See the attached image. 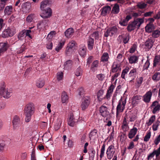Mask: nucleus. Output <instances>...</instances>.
<instances>
[{"mask_svg":"<svg viewBox=\"0 0 160 160\" xmlns=\"http://www.w3.org/2000/svg\"><path fill=\"white\" fill-rule=\"evenodd\" d=\"M5 88V86L4 85L0 87V96H3V93H4Z\"/></svg>","mask_w":160,"mask_h":160,"instance_id":"nucleus-62","label":"nucleus"},{"mask_svg":"<svg viewBox=\"0 0 160 160\" xmlns=\"http://www.w3.org/2000/svg\"><path fill=\"white\" fill-rule=\"evenodd\" d=\"M12 123L14 129L16 130L18 129L21 123L19 117L17 115L13 117Z\"/></svg>","mask_w":160,"mask_h":160,"instance_id":"nucleus-8","label":"nucleus"},{"mask_svg":"<svg viewBox=\"0 0 160 160\" xmlns=\"http://www.w3.org/2000/svg\"><path fill=\"white\" fill-rule=\"evenodd\" d=\"M152 79L155 81H158L160 79V72L155 73L152 77Z\"/></svg>","mask_w":160,"mask_h":160,"instance_id":"nucleus-43","label":"nucleus"},{"mask_svg":"<svg viewBox=\"0 0 160 160\" xmlns=\"http://www.w3.org/2000/svg\"><path fill=\"white\" fill-rule=\"evenodd\" d=\"M111 10V8L109 6L104 7L102 8V14L103 16L109 13Z\"/></svg>","mask_w":160,"mask_h":160,"instance_id":"nucleus-27","label":"nucleus"},{"mask_svg":"<svg viewBox=\"0 0 160 160\" xmlns=\"http://www.w3.org/2000/svg\"><path fill=\"white\" fill-rule=\"evenodd\" d=\"M128 119L127 116H126L124 118L121 127L124 132H127L129 129L128 122L127 119Z\"/></svg>","mask_w":160,"mask_h":160,"instance_id":"nucleus-11","label":"nucleus"},{"mask_svg":"<svg viewBox=\"0 0 160 160\" xmlns=\"http://www.w3.org/2000/svg\"><path fill=\"white\" fill-rule=\"evenodd\" d=\"M141 99V96L136 95L133 96L132 98V102L133 104H138Z\"/></svg>","mask_w":160,"mask_h":160,"instance_id":"nucleus-26","label":"nucleus"},{"mask_svg":"<svg viewBox=\"0 0 160 160\" xmlns=\"http://www.w3.org/2000/svg\"><path fill=\"white\" fill-rule=\"evenodd\" d=\"M12 6H6L4 10L5 14L8 15H10L12 12Z\"/></svg>","mask_w":160,"mask_h":160,"instance_id":"nucleus-34","label":"nucleus"},{"mask_svg":"<svg viewBox=\"0 0 160 160\" xmlns=\"http://www.w3.org/2000/svg\"><path fill=\"white\" fill-rule=\"evenodd\" d=\"M128 59L130 64H135L138 62V57L135 55H132L130 56Z\"/></svg>","mask_w":160,"mask_h":160,"instance_id":"nucleus-24","label":"nucleus"},{"mask_svg":"<svg viewBox=\"0 0 160 160\" xmlns=\"http://www.w3.org/2000/svg\"><path fill=\"white\" fill-rule=\"evenodd\" d=\"M46 24V22L45 21L40 22L38 24V28L39 29H43L45 28Z\"/></svg>","mask_w":160,"mask_h":160,"instance_id":"nucleus-41","label":"nucleus"},{"mask_svg":"<svg viewBox=\"0 0 160 160\" xmlns=\"http://www.w3.org/2000/svg\"><path fill=\"white\" fill-rule=\"evenodd\" d=\"M147 4L143 2H139L137 6L140 9H143L145 8Z\"/></svg>","mask_w":160,"mask_h":160,"instance_id":"nucleus-58","label":"nucleus"},{"mask_svg":"<svg viewBox=\"0 0 160 160\" xmlns=\"http://www.w3.org/2000/svg\"><path fill=\"white\" fill-rule=\"evenodd\" d=\"M65 40H62L58 44L57 46L55 48L56 51L58 52L63 47L65 44Z\"/></svg>","mask_w":160,"mask_h":160,"instance_id":"nucleus-29","label":"nucleus"},{"mask_svg":"<svg viewBox=\"0 0 160 160\" xmlns=\"http://www.w3.org/2000/svg\"><path fill=\"white\" fill-rule=\"evenodd\" d=\"M105 146V143H103L102 146L101 148L100 149V153L99 156L100 160H101L102 158L104 156Z\"/></svg>","mask_w":160,"mask_h":160,"instance_id":"nucleus-38","label":"nucleus"},{"mask_svg":"<svg viewBox=\"0 0 160 160\" xmlns=\"http://www.w3.org/2000/svg\"><path fill=\"white\" fill-rule=\"evenodd\" d=\"M135 28H137L134 24L132 22L131 23L129 24L127 27V29L128 31L131 32L132 30H134Z\"/></svg>","mask_w":160,"mask_h":160,"instance_id":"nucleus-49","label":"nucleus"},{"mask_svg":"<svg viewBox=\"0 0 160 160\" xmlns=\"http://www.w3.org/2000/svg\"><path fill=\"white\" fill-rule=\"evenodd\" d=\"M75 44L76 42L73 40L71 41L68 43L65 51L66 55H69L72 52L73 49L74 48Z\"/></svg>","mask_w":160,"mask_h":160,"instance_id":"nucleus-7","label":"nucleus"},{"mask_svg":"<svg viewBox=\"0 0 160 160\" xmlns=\"http://www.w3.org/2000/svg\"><path fill=\"white\" fill-rule=\"evenodd\" d=\"M25 30L24 29L20 32L18 34V39L21 40L24 39L25 38Z\"/></svg>","mask_w":160,"mask_h":160,"instance_id":"nucleus-37","label":"nucleus"},{"mask_svg":"<svg viewBox=\"0 0 160 160\" xmlns=\"http://www.w3.org/2000/svg\"><path fill=\"white\" fill-rule=\"evenodd\" d=\"M73 115L71 114L68 119V124L70 126L73 127L75 124Z\"/></svg>","mask_w":160,"mask_h":160,"instance_id":"nucleus-36","label":"nucleus"},{"mask_svg":"<svg viewBox=\"0 0 160 160\" xmlns=\"http://www.w3.org/2000/svg\"><path fill=\"white\" fill-rule=\"evenodd\" d=\"M83 70L80 66L79 67L75 70V73L77 77L82 76V74Z\"/></svg>","mask_w":160,"mask_h":160,"instance_id":"nucleus-40","label":"nucleus"},{"mask_svg":"<svg viewBox=\"0 0 160 160\" xmlns=\"http://www.w3.org/2000/svg\"><path fill=\"white\" fill-rule=\"evenodd\" d=\"M100 112L102 116L108 117L110 115L109 110L105 105H103L100 108Z\"/></svg>","mask_w":160,"mask_h":160,"instance_id":"nucleus-9","label":"nucleus"},{"mask_svg":"<svg viewBox=\"0 0 160 160\" xmlns=\"http://www.w3.org/2000/svg\"><path fill=\"white\" fill-rule=\"evenodd\" d=\"M160 154V150L158 148L157 150H154L153 152L148 155L147 158L148 160H150L153 157L154 155L156 156V158L159 156Z\"/></svg>","mask_w":160,"mask_h":160,"instance_id":"nucleus-18","label":"nucleus"},{"mask_svg":"<svg viewBox=\"0 0 160 160\" xmlns=\"http://www.w3.org/2000/svg\"><path fill=\"white\" fill-rule=\"evenodd\" d=\"M9 45L7 42L0 43V55L6 51L9 47Z\"/></svg>","mask_w":160,"mask_h":160,"instance_id":"nucleus-16","label":"nucleus"},{"mask_svg":"<svg viewBox=\"0 0 160 160\" xmlns=\"http://www.w3.org/2000/svg\"><path fill=\"white\" fill-rule=\"evenodd\" d=\"M74 32V30L72 28H68L64 32L65 36L68 38H70L73 35Z\"/></svg>","mask_w":160,"mask_h":160,"instance_id":"nucleus-19","label":"nucleus"},{"mask_svg":"<svg viewBox=\"0 0 160 160\" xmlns=\"http://www.w3.org/2000/svg\"><path fill=\"white\" fill-rule=\"evenodd\" d=\"M95 153V151L94 150L92 149L91 150V152L89 154V158L90 159L93 160Z\"/></svg>","mask_w":160,"mask_h":160,"instance_id":"nucleus-57","label":"nucleus"},{"mask_svg":"<svg viewBox=\"0 0 160 160\" xmlns=\"http://www.w3.org/2000/svg\"><path fill=\"white\" fill-rule=\"evenodd\" d=\"M68 96L67 93L63 91L61 94V101L62 103H66L68 100Z\"/></svg>","mask_w":160,"mask_h":160,"instance_id":"nucleus-25","label":"nucleus"},{"mask_svg":"<svg viewBox=\"0 0 160 160\" xmlns=\"http://www.w3.org/2000/svg\"><path fill=\"white\" fill-rule=\"evenodd\" d=\"M143 22L144 19L143 18H138L135 19L132 22L137 28H139Z\"/></svg>","mask_w":160,"mask_h":160,"instance_id":"nucleus-23","label":"nucleus"},{"mask_svg":"<svg viewBox=\"0 0 160 160\" xmlns=\"http://www.w3.org/2000/svg\"><path fill=\"white\" fill-rule=\"evenodd\" d=\"M154 143L157 145L160 142V135H159L156 137L154 141Z\"/></svg>","mask_w":160,"mask_h":160,"instance_id":"nucleus-60","label":"nucleus"},{"mask_svg":"<svg viewBox=\"0 0 160 160\" xmlns=\"http://www.w3.org/2000/svg\"><path fill=\"white\" fill-rule=\"evenodd\" d=\"M72 64V62L71 60H68L65 63L64 68L65 69L68 70L70 68Z\"/></svg>","mask_w":160,"mask_h":160,"instance_id":"nucleus-39","label":"nucleus"},{"mask_svg":"<svg viewBox=\"0 0 160 160\" xmlns=\"http://www.w3.org/2000/svg\"><path fill=\"white\" fill-rule=\"evenodd\" d=\"M160 122L157 120L152 125V129L154 131H156L157 130Z\"/></svg>","mask_w":160,"mask_h":160,"instance_id":"nucleus-53","label":"nucleus"},{"mask_svg":"<svg viewBox=\"0 0 160 160\" xmlns=\"http://www.w3.org/2000/svg\"><path fill=\"white\" fill-rule=\"evenodd\" d=\"M97 133V131L96 130H93L89 134V138L91 139L93 137L96 135Z\"/></svg>","mask_w":160,"mask_h":160,"instance_id":"nucleus-59","label":"nucleus"},{"mask_svg":"<svg viewBox=\"0 0 160 160\" xmlns=\"http://www.w3.org/2000/svg\"><path fill=\"white\" fill-rule=\"evenodd\" d=\"M137 46L136 44H133L129 49V52L130 53H133L136 50Z\"/></svg>","mask_w":160,"mask_h":160,"instance_id":"nucleus-50","label":"nucleus"},{"mask_svg":"<svg viewBox=\"0 0 160 160\" xmlns=\"http://www.w3.org/2000/svg\"><path fill=\"white\" fill-rule=\"evenodd\" d=\"M42 11V13L40 16L43 18H48L50 17L52 15V10L50 8H47L46 9H44Z\"/></svg>","mask_w":160,"mask_h":160,"instance_id":"nucleus-13","label":"nucleus"},{"mask_svg":"<svg viewBox=\"0 0 160 160\" xmlns=\"http://www.w3.org/2000/svg\"><path fill=\"white\" fill-rule=\"evenodd\" d=\"M149 56L148 55L147 56V60L143 66V70L147 69L149 67L150 63L149 62Z\"/></svg>","mask_w":160,"mask_h":160,"instance_id":"nucleus-44","label":"nucleus"},{"mask_svg":"<svg viewBox=\"0 0 160 160\" xmlns=\"http://www.w3.org/2000/svg\"><path fill=\"white\" fill-rule=\"evenodd\" d=\"M35 17V15L34 14H31L29 15L27 18V21L29 22H32Z\"/></svg>","mask_w":160,"mask_h":160,"instance_id":"nucleus-47","label":"nucleus"},{"mask_svg":"<svg viewBox=\"0 0 160 160\" xmlns=\"http://www.w3.org/2000/svg\"><path fill=\"white\" fill-rule=\"evenodd\" d=\"M91 102V98L89 96H85L82 99L81 103V108L82 110H85L88 107Z\"/></svg>","mask_w":160,"mask_h":160,"instance_id":"nucleus-3","label":"nucleus"},{"mask_svg":"<svg viewBox=\"0 0 160 160\" xmlns=\"http://www.w3.org/2000/svg\"><path fill=\"white\" fill-rule=\"evenodd\" d=\"M126 99L121 98L119 101L116 108V114L117 116L123 112L125 108Z\"/></svg>","mask_w":160,"mask_h":160,"instance_id":"nucleus-2","label":"nucleus"},{"mask_svg":"<svg viewBox=\"0 0 160 160\" xmlns=\"http://www.w3.org/2000/svg\"><path fill=\"white\" fill-rule=\"evenodd\" d=\"M160 35V31L156 30L153 31L152 33V36L154 38H157Z\"/></svg>","mask_w":160,"mask_h":160,"instance_id":"nucleus-48","label":"nucleus"},{"mask_svg":"<svg viewBox=\"0 0 160 160\" xmlns=\"http://www.w3.org/2000/svg\"><path fill=\"white\" fill-rule=\"evenodd\" d=\"M115 88V86L113 84H112L110 87L109 88L108 91L109 92V93H112L113 92V90Z\"/></svg>","mask_w":160,"mask_h":160,"instance_id":"nucleus-64","label":"nucleus"},{"mask_svg":"<svg viewBox=\"0 0 160 160\" xmlns=\"http://www.w3.org/2000/svg\"><path fill=\"white\" fill-rule=\"evenodd\" d=\"M143 81V78L142 77L138 78L136 79L135 86L137 88H139L142 84Z\"/></svg>","mask_w":160,"mask_h":160,"instance_id":"nucleus-32","label":"nucleus"},{"mask_svg":"<svg viewBox=\"0 0 160 160\" xmlns=\"http://www.w3.org/2000/svg\"><path fill=\"white\" fill-rule=\"evenodd\" d=\"M45 83V80L42 78H40L37 80L36 85L37 87L41 88L44 85Z\"/></svg>","mask_w":160,"mask_h":160,"instance_id":"nucleus-21","label":"nucleus"},{"mask_svg":"<svg viewBox=\"0 0 160 160\" xmlns=\"http://www.w3.org/2000/svg\"><path fill=\"white\" fill-rule=\"evenodd\" d=\"M138 131L137 128L134 126L131 129L128 134V137L130 139L133 138L136 134Z\"/></svg>","mask_w":160,"mask_h":160,"instance_id":"nucleus-20","label":"nucleus"},{"mask_svg":"<svg viewBox=\"0 0 160 160\" xmlns=\"http://www.w3.org/2000/svg\"><path fill=\"white\" fill-rule=\"evenodd\" d=\"M118 32L116 26H114L109 28L104 34V36L107 37L108 36H112L116 35Z\"/></svg>","mask_w":160,"mask_h":160,"instance_id":"nucleus-5","label":"nucleus"},{"mask_svg":"<svg viewBox=\"0 0 160 160\" xmlns=\"http://www.w3.org/2000/svg\"><path fill=\"white\" fill-rule=\"evenodd\" d=\"M58 123L56 124L54 126V128L55 130H58L61 127V124L62 122V121L60 119L58 120Z\"/></svg>","mask_w":160,"mask_h":160,"instance_id":"nucleus-54","label":"nucleus"},{"mask_svg":"<svg viewBox=\"0 0 160 160\" xmlns=\"http://www.w3.org/2000/svg\"><path fill=\"white\" fill-rule=\"evenodd\" d=\"M31 8V4L28 2L23 3L21 6L22 10L25 13L28 12Z\"/></svg>","mask_w":160,"mask_h":160,"instance_id":"nucleus-14","label":"nucleus"},{"mask_svg":"<svg viewBox=\"0 0 160 160\" xmlns=\"http://www.w3.org/2000/svg\"><path fill=\"white\" fill-rule=\"evenodd\" d=\"M128 115H129L130 122H133L135 120L136 116L135 115L131 114L130 113H129L128 114V115H127V114L126 116H128Z\"/></svg>","mask_w":160,"mask_h":160,"instance_id":"nucleus-52","label":"nucleus"},{"mask_svg":"<svg viewBox=\"0 0 160 160\" xmlns=\"http://www.w3.org/2000/svg\"><path fill=\"white\" fill-rule=\"evenodd\" d=\"M11 92L7 88H5L4 93L3 94V97L5 98H8L10 96Z\"/></svg>","mask_w":160,"mask_h":160,"instance_id":"nucleus-45","label":"nucleus"},{"mask_svg":"<svg viewBox=\"0 0 160 160\" xmlns=\"http://www.w3.org/2000/svg\"><path fill=\"white\" fill-rule=\"evenodd\" d=\"M160 65V56H156L153 60V67H156L157 66Z\"/></svg>","mask_w":160,"mask_h":160,"instance_id":"nucleus-28","label":"nucleus"},{"mask_svg":"<svg viewBox=\"0 0 160 160\" xmlns=\"http://www.w3.org/2000/svg\"><path fill=\"white\" fill-rule=\"evenodd\" d=\"M151 136V132L150 131H148L147 132L146 135L144 138V141L145 142H147L148 141L150 138Z\"/></svg>","mask_w":160,"mask_h":160,"instance_id":"nucleus-51","label":"nucleus"},{"mask_svg":"<svg viewBox=\"0 0 160 160\" xmlns=\"http://www.w3.org/2000/svg\"><path fill=\"white\" fill-rule=\"evenodd\" d=\"M16 32V30L15 29L8 28L3 31L2 37L5 38L8 37H12Z\"/></svg>","mask_w":160,"mask_h":160,"instance_id":"nucleus-4","label":"nucleus"},{"mask_svg":"<svg viewBox=\"0 0 160 160\" xmlns=\"http://www.w3.org/2000/svg\"><path fill=\"white\" fill-rule=\"evenodd\" d=\"M115 149L114 146L111 145L107 148L106 151L107 158L108 159H111L115 152Z\"/></svg>","mask_w":160,"mask_h":160,"instance_id":"nucleus-6","label":"nucleus"},{"mask_svg":"<svg viewBox=\"0 0 160 160\" xmlns=\"http://www.w3.org/2000/svg\"><path fill=\"white\" fill-rule=\"evenodd\" d=\"M111 69L112 72L113 73L120 72L121 67L120 63L114 62L112 65Z\"/></svg>","mask_w":160,"mask_h":160,"instance_id":"nucleus-12","label":"nucleus"},{"mask_svg":"<svg viewBox=\"0 0 160 160\" xmlns=\"http://www.w3.org/2000/svg\"><path fill=\"white\" fill-rule=\"evenodd\" d=\"M154 42V40L152 38H149L145 42V46L146 48L149 50L152 47Z\"/></svg>","mask_w":160,"mask_h":160,"instance_id":"nucleus-15","label":"nucleus"},{"mask_svg":"<svg viewBox=\"0 0 160 160\" xmlns=\"http://www.w3.org/2000/svg\"><path fill=\"white\" fill-rule=\"evenodd\" d=\"M88 48L89 50H92L94 46V40L89 37L87 40Z\"/></svg>","mask_w":160,"mask_h":160,"instance_id":"nucleus-22","label":"nucleus"},{"mask_svg":"<svg viewBox=\"0 0 160 160\" xmlns=\"http://www.w3.org/2000/svg\"><path fill=\"white\" fill-rule=\"evenodd\" d=\"M109 58L108 53L107 52H104L101 57V61L103 62H107L108 61Z\"/></svg>","mask_w":160,"mask_h":160,"instance_id":"nucleus-30","label":"nucleus"},{"mask_svg":"<svg viewBox=\"0 0 160 160\" xmlns=\"http://www.w3.org/2000/svg\"><path fill=\"white\" fill-rule=\"evenodd\" d=\"M56 34V32L54 31H51L48 35L47 38L49 39H52Z\"/></svg>","mask_w":160,"mask_h":160,"instance_id":"nucleus-55","label":"nucleus"},{"mask_svg":"<svg viewBox=\"0 0 160 160\" xmlns=\"http://www.w3.org/2000/svg\"><path fill=\"white\" fill-rule=\"evenodd\" d=\"M51 2L50 0H44L42 1L41 3L40 8L42 10L44 9L47 5L49 4Z\"/></svg>","mask_w":160,"mask_h":160,"instance_id":"nucleus-31","label":"nucleus"},{"mask_svg":"<svg viewBox=\"0 0 160 160\" xmlns=\"http://www.w3.org/2000/svg\"><path fill=\"white\" fill-rule=\"evenodd\" d=\"M136 69L135 68L131 70L129 73V76L130 77L136 75Z\"/></svg>","mask_w":160,"mask_h":160,"instance_id":"nucleus-61","label":"nucleus"},{"mask_svg":"<svg viewBox=\"0 0 160 160\" xmlns=\"http://www.w3.org/2000/svg\"><path fill=\"white\" fill-rule=\"evenodd\" d=\"M151 107L152 113L155 114L158 112L160 110V103L157 101H155L152 102Z\"/></svg>","mask_w":160,"mask_h":160,"instance_id":"nucleus-10","label":"nucleus"},{"mask_svg":"<svg viewBox=\"0 0 160 160\" xmlns=\"http://www.w3.org/2000/svg\"><path fill=\"white\" fill-rule=\"evenodd\" d=\"M35 111L34 105L32 103L27 104L24 109V114L25 116V121L27 122H29L31 120V116Z\"/></svg>","mask_w":160,"mask_h":160,"instance_id":"nucleus-1","label":"nucleus"},{"mask_svg":"<svg viewBox=\"0 0 160 160\" xmlns=\"http://www.w3.org/2000/svg\"><path fill=\"white\" fill-rule=\"evenodd\" d=\"M86 48L85 46H83L82 48L79 49V53L80 55L82 57H84L86 53Z\"/></svg>","mask_w":160,"mask_h":160,"instance_id":"nucleus-35","label":"nucleus"},{"mask_svg":"<svg viewBox=\"0 0 160 160\" xmlns=\"http://www.w3.org/2000/svg\"><path fill=\"white\" fill-rule=\"evenodd\" d=\"M119 11V5L117 4H115L112 9V12L113 13L117 14L118 13Z\"/></svg>","mask_w":160,"mask_h":160,"instance_id":"nucleus-46","label":"nucleus"},{"mask_svg":"<svg viewBox=\"0 0 160 160\" xmlns=\"http://www.w3.org/2000/svg\"><path fill=\"white\" fill-rule=\"evenodd\" d=\"M152 95V93L151 91L147 92L143 96V100L145 102L148 103L150 101Z\"/></svg>","mask_w":160,"mask_h":160,"instance_id":"nucleus-17","label":"nucleus"},{"mask_svg":"<svg viewBox=\"0 0 160 160\" xmlns=\"http://www.w3.org/2000/svg\"><path fill=\"white\" fill-rule=\"evenodd\" d=\"M156 119L155 115H153L149 118L148 121L146 122V124L148 126L151 125L154 122Z\"/></svg>","mask_w":160,"mask_h":160,"instance_id":"nucleus-42","label":"nucleus"},{"mask_svg":"<svg viewBox=\"0 0 160 160\" xmlns=\"http://www.w3.org/2000/svg\"><path fill=\"white\" fill-rule=\"evenodd\" d=\"M103 91L102 90H99L97 93V98L99 99L100 98V97L102 96L103 94Z\"/></svg>","mask_w":160,"mask_h":160,"instance_id":"nucleus-63","label":"nucleus"},{"mask_svg":"<svg viewBox=\"0 0 160 160\" xmlns=\"http://www.w3.org/2000/svg\"><path fill=\"white\" fill-rule=\"evenodd\" d=\"M154 28V25L152 23H149L145 27L146 31L147 32H151Z\"/></svg>","mask_w":160,"mask_h":160,"instance_id":"nucleus-33","label":"nucleus"},{"mask_svg":"<svg viewBox=\"0 0 160 160\" xmlns=\"http://www.w3.org/2000/svg\"><path fill=\"white\" fill-rule=\"evenodd\" d=\"M57 79L58 81L62 79L63 77V73L62 72H58L57 75Z\"/></svg>","mask_w":160,"mask_h":160,"instance_id":"nucleus-56","label":"nucleus"}]
</instances>
